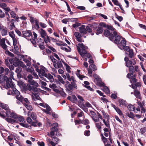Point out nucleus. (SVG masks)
<instances>
[{
	"label": "nucleus",
	"mask_w": 146,
	"mask_h": 146,
	"mask_svg": "<svg viewBox=\"0 0 146 146\" xmlns=\"http://www.w3.org/2000/svg\"><path fill=\"white\" fill-rule=\"evenodd\" d=\"M33 61L35 63V61L33 60ZM32 65L35 68L36 71L38 72L39 75L40 77L42 78V80L46 82H48L43 77L44 76L45 78H47L50 82H52L54 81L53 76L49 73L47 74L46 73V68L44 67L43 66H41L40 69H39L38 68V66L35 64H33Z\"/></svg>",
	"instance_id": "f257e3e1"
},
{
	"label": "nucleus",
	"mask_w": 146,
	"mask_h": 146,
	"mask_svg": "<svg viewBox=\"0 0 146 146\" xmlns=\"http://www.w3.org/2000/svg\"><path fill=\"white\" fill-rule=\"evenodd\" d=\"M58 125V124L56 123H54L53 124V127L51 128L50 135L51 137L52 138V141L51 139L47 137L46 138V141L48 143L50 144L52 146H55L57 144L60 139L56 137H54L55 132L58 131V129L57 128Z\"/></svg>",
	"instance_id": "f03ea898"
},
{
	"label": "nucleus",
	"mask_w": 146,
	"mask_h": 146,
	"mask_svg": "<svg viewBox=\"0 0 146 146\" xmlns=\"http://www.w3.org/2000/svg\"><path fill=\"white\" fill-rule=\"evenodd\" d=\"M77 47L79 53L85 62L87 60V58H85L84 57L88 58H91V55L90 54L88 53L86 50L88 48L87 46H84L82 43H79L78 46H77Z\"/></svg>",
	"instance_id": "7ed1b4c3"
},
{
	"label": "nucleus",
	"mask_w": 146,
	"mask_h": 146,
	"mask_svg": "<svg viewBox=\"0 0 146 146\" xmlns=\"http://www.w3.org/2000/svg\"><path fill=\"white\" fill-rule=\"evenodd\" d=\"M30 84H27V89L31 92H38V89L37 87L38 86V84L34 80H32L28 82Z\"/></svg>",
	"instance_id": "20e7f679"
},
{
	"label": "nucleus",
	"mask_w": 146,
	"mask_h": 146,
	"mask_svg": "<svg viewBox=\"0 0 146 146\" xmlns=\"http://www.w3.org/2000/svg\"><path fill=\"white\" fill-rule=\"evenodd\" d=\"M124 60L125 62L126 66L128 67L131 66V65H134L136 64L135 59H132L131 60H129V58L126 57H125Z\"/></svg>",
	"instance_id": "39448f33"
},
{
	"label": "nucleus",
	"mask_w": 146,
	"mask_h": 146,
	"mask_svg": "<svg viewBox=\"0 0 146 146\" xmlns=\"http://www.w3.org/2000/svg\"><path fill=\"white\" fill-rule=\"evenodd\" d=\"M93 28L94 30H96V33L97 35L102 33L104 31L103 28L100 27H98L97 24H95L93 25Z\"/></svg>",
	"instance_id": "423d86ee"
},
{
	"label": "nucleus",
	"mask_w": 146,
	"mask_h": 146,
	"mask_svg": "<svg viewBox=\"0 0 146 146\" xmlns=\"http://www.w3.org/2000/svg\"><path fill=\"white\" fill-rule=\"evenodd\" d=\"M23 36L29 40V38L33 37L31 32L29 30L23 31L22 32Z\"/></svg>",
	"instance_id": "0eeeda50"
},
{
	"label": "nucleus",
	"mask_w": 146,
	"mask_h": 146,
	"mask_svg": "<svg viewBox=\"0 0 146 146\" xmlns=\"http://www.w3.org/2000/svg\"><path fill=\"white\" fill-rule=\"evenodd\" d=\"M6 116L8 117H11L14 119H16L17 114L15 113L14 111H11L10 110L6 112Z\"/></svg>",
	"instance_id": "6e6552de"
},
{
	"label": "nucleus",
	"mask_w": 146,
	"mask_h": 146,
	"mask_svg": "<svg viewBox=\"0 0 146 146\" xmlns=\"http://www.w3.org/2000/svg\"><path fill=\"white\" fill-rule=\"evenodd\" d=\"M5 82H6V85L8 88H13L14 87V84L11 78L7 77V79H6Z\"/></svg>",
	"instance_id": "1a4fd4ad"
},
{
	"label": "nucleus",
	"mask_w": 146,
	"mask_h": 146,
	"mask_svg": "<svg viewBox=\"0 0 146 146\" xmlns=\"http://www.w3.org/2000/svg\"><path fill=\"white\" fill-rule=\"evenodd\" d=\"M0 46L4 50L7 49V46L5 44V38H0Z\"/></svg>",
	"instance_id": "9d476101"
},
{
	"label": "nucleus",
	"mask_w": 146,
	"mask_h": 146,
	"mask_svg": "<svg viewBox=\"0 0 146 146\" xmlns=\"http://www.w3.org/2000/svg\"><path fill=\"white\" fill-rule=\"evenodd\" d=\"M13 65L16 67L19 66L23 67L24 64L23 62L19 60L18 59L16 58L15 59Z\"/></svg>",
	"instance_id": "9b49d317"
},
{
	"label": "nucleus",
	"mask_w": 146,
	"mask_h": 146,
	"mask_svg": "<svg viewBox=\"0 0 146 146\" xmlns=\"http://www.w3.org/2000/svg\"><path fill=\"white\" fill-rule=\"evenodd\" d=\"M113 34L115 36L114 42L117 44H119L120 40V36L117 35V33L115 31L113 32Z\"/></svg>",
	"instance_id": "f8f14e48"
},
{
	"label": "nucleus",
	"mask_w": 146,
	"mask_h": 146,
	"mask_svg": "<svg viewBox=\"0 0 146 146\" xmlns=\"http://www.w3.org/2000/svg\"><path fill=\"white\" fill-rule=\"evenodd\" d=\"M67 99L74 103H76L77 101V98L74 95H72L68 96L67 98Z\"/></svg>",
	"instance_id": "ddd939ff"
},
{
	"label": "nucleus",
	"mask_w": 146,
	"mask_h": 146,
	"mask_svg": "<svg viewBox=\"0 0 146 146\" xmlns=\"http://www.w3.org/2000/svg\"><path fill=\"white\" fill-rule=\"evenodd\" d=\"M100 86L104 87L103 90L107 94L110 93V91L109 89L107 86H105V84L103 82H101Z\"/></svg>",
	"instance_id": "4468645a"
},
{
	"label": "nucleus",
	"mask_w": 146,
	"mask_h": 146,
	"mask_svg": "<svg viewBox=\"0 0 146 146\" xmlns=\"http://www.w3.org/2000/svg\"><path fill=\"white\" fill-rule=\"evenodd\" d=\"M46 109L42 110L46 113L50 115L51 114L52 111H51V108L47 104L46 107Z\"/></svg>",
	"instance_id": "2eb2a0df"
},
{
	"label": "nucleus",
	"mask_w": 146,
	"mask_h": 146,
	"mask_svg": "<svg viewBox=\"0 0 146 146\" xmlns=\"http://www.w3.org/2000/svg\"><path fill=\"white\" fill-rule=\"evenodd\" d=\"M2 73L0 74V83H4L6 79H7V77L2 74Z\"/></svg>",
	"instance_id": "dca6fc26"
},
{
	"label": "nucleus",
	"mask_w": 146,
	"mask_h": 146,
	"mask_svg": "<svg viewBox=\"0 0 146 146\" xmlns=\"http://www.w3.org/2000/svg\"><path fill=\"white\" fill-rule=\"evenodd\" d=\"M93 27V25H91L89 24L86 27V32H87L88 33H91V34L93 35H94V33L92 32V28Z\"/></svg>",
	"instance_id": "f3484780"
},
{
	"label": "nucleus",
	"mask_w": 146,
	"mask_h": 146,
	"mask_svg": "<svg viewBox=\"0 0 146 146\" xmlns=\"http://www.w3.org/2000/svg\"><path fill=\"white\" fill-rule=\"evenodd\" d=\"M39 23V21L38 19L35 20V25L33 24V28H34L36 30H38L40 28Z\"/></svg>",
	"instance_id": "a211bd4d"
},
{
	"label": "nucleus",
	"mask_w": 146,
	"mask_h": 146,
	"mask_svg": "<svg viewBox=\"0 0 146 146\" xmlns=\"http://www.w3.org/2000/svg\"><path fill=\"white\" fill-rule=\"evenodd\" d=\"M0 107L6 111V112L10 109L7 105L3 103L0 104Z\"/></svg>",
	"instance_id": "6ab92c4d"
},
{
	"label": "nucleus",
	"mask_w": 146,
	"mask_h": 146,
	"mask_svg": "<svg viewBox=\"0 0 146 146\" xmlns=\"http://www.w3.org/2000/svg\"><path fill=\"white\" fill-rule=\"evenodd\" d=\"M119 103L120 106H122L126 107L127 105V103L126 101L123 99H119Z\"/></svg>",
	"instance_id": "aec40b11"
},
{
	"label": "nucleus",
	"mask_w": 146,
	"mask_h": 146,
	"mask_svg": "<svg viewBox=\"0 0 146 146\" xmlns=\"http://www.w3.org/2000/svg\"><path fill=\"white\" fill-rule=\"evenodd\" d=\"M79 31L81 33L86 34L87 33L86 29L84 25H82L79 28Z\"/></svg>",
	"instance_id": "412c9836"
},
{
	"label": "nucleus",
	"mask_w": 146,
	"mask_h": 146,
	"mask_svg": "<svg viewBox=\"0 0 146 146\" xmlns=\"http://www.w3.org/2000/svg\"><path fill=\"white\" fill-rule=\"evenodd\" d=\"M5 120L8 123L12 124L14 123H17L16 119H13L11 118H7L5 119Z\"/></svg>",
	"instance_id": "4be33fe9"
},
{
	"label": "nucleus",
	"mask_w": 146,
	"mask_h": 146,
	"mask_svg": "<svg viewBox=\"0 0 146 146\" xmlns=\"http://www.w3.org/2000/svg\"><path fill=\"white\" fill-rule=\"evenodd\" d=\"M1 33L2 36H5L7 35L8 29L6 27H5L1 31Z\"/></svg>",
	"instance_id": "5701e85b"
},
{
	"label": "nucleus",
	"mask_w": 146,
	"mask_h": 146,
	"mask_svg": "<svg viewBox=\"0 0 146 146\" xmlns=\"http://www.w3.org/2000/svg\"><path fill=\"white\" fill-rule=\"evenodd\" d=\"M134 94L135 96L137 98L139 99H141V96L140 92L139 91L136 90H134Z\"/></svg>",
	"instance_id": "b1692460"
},
{
	"label": "nucleus",
	"mask_w": 146,
	"mask_h": 146,
	"mask_svg": "<svg viewBox=\"0 0 146 146\" xmlns=\"http://www.w3.org/2000/svg\"><path fill=\"white\" fill-rule=\"evenodd\" d=\"M71 79H72V81L71 82V84H70L72 85V86L74 87V88L77 89V86L76 84L75 83L76 81L75 80L74 77L73 76H72V78Z\"/></svg>",
	"instance_id": "393cba45"
},
{
	"label": "nucleus",
	"mask_w": 146,
	"mask_h": 146,
	"mask_svg": "<svg viewBox=\"0 0 146 146\" xmlns=\"http://www.w3.org/2000/svg\"><path fill=\"white\" fill-rule=\"evenodd\" d=\"M129 53L125 52V54L127 55L128 54L129 57L131 58H132L134 56V53L132 49H131L128 52Z\"/></svg>",
	"instance_id": "a878e982"
},
{
	"label": "nucleus",
	"mask_w": 146,
	"mask_h": 146,
	"mask_svg": "<svg viewBox=\"0 0 146 146\" xmlns=\"http://www.w3.org/2000/svg\"><path fill=\"white\" fill-rule=\"evenodd\" d=\"M41 31L40 32V35L42 38H44L47 35L45 31L42 29H40Z\"/></svg>",
	"instance_id": "bb28decb"
},
{
	"label": "nucleus",
	"mask_w": 146,
	"mask_h": 146,
	"mask_svg": "<svg viewBox=\"0 0 146 146\" xmlns=\"http://www.w3.org/2000/svg\"><path fill=\"white\" fill-rule=\"evenodd\" d=\"M46 37L44 38H44V41L45 42V43L46 44L48 42H50V37H49L48 36L46 35L45 36Z\"/></svg>",
	"instance_id": "cd10ccee"
},
{
	"label": "nucleus",
	"mask_w": 146,
	"mask_h": 146,
	"mask_svg": "<svg viewBox=\"0 0 146 146\" xmlns=\"http://www.w3.org/2000/svg\"><path fill=\"white\" fill-rule=\"evenodd\" d=\"M100 136L101 137V139L102 141L104 143V144H105V143H107L108 141L107 139L104 136L103 134L102 133L100 134Z\"/></svg>",
	"instance_id": "c85d7f7f"
},
{
	"label": "nucleus",
	"mask_w": 146,
	"mask_h": 146,
	"mask_svg": "<svg viewBox=\"0 0 146 146\" xmlns=\"http://www.w3.org/2000/svg\"><path fill=\"white\" fill-rule=\"evenodd\" d=\"M16 119L17 120H17H18L20 122H23L25 120V119L23 117L20 115L18 116L17 115L16 119Z\"/></svg>",
	"instance_id": "c756f323"
},
{
	"label": "nucleus",
	"mask_w": 146,
	"mask_h": 146,
	"mask_svg": "<svg viewBox=\"0 0 146 146\" xmlns=\"http://www.w3.org/2000/svg\"><path fill=\"white\" fill-rule=\"evenodd\" d=\"M127 108L130 111H133L134 110V109L135 108V106L131 104H130L127 106Z\"/></svg>",
	"instance_id": "7c9ffc66"
},
{
	"label": "nucleus",
	"mask_w": 146,
	"mask_h": 146,
	"mask_svg": "<svg viewBox=\"0 0 146 146\" xmlns=\"http://www.w3.org/2000/svg\"><path fill=\"white\" fill-rule=\"evenodd\" d=\"M62 62L64 64V62L63 61H61L60 60H59L57 62V66L58 68H61L63 67V66Z\"/></svg>",
	"instance_id": "2f4dec72"
},
{
	"label": "nucleus",
	"mask_w": 146,
	"mask_h": 146,
	"mask_svg": "<svg viewBox=\"0 0 146 146\" xmlns=\"http://www.w3.org/2000/svg\"><path fill=\"white\" fill-rule=\"evenodd\" d=\"M32 96L33 98H35L36 99L39 100L40 99V98L39 96L35 93L32 92Z\"/></svg>",
	"instance_id": "473e14b6"
},
{
	"label": "nucleus",
	"mask_w": 146,
	"mask_h": 146,
	"mask_svg": "<svg viewBox=\"0 0 146 146\" xmlns=\"http://www.w3.org/2000/svg\"><path fill=\"white\" fill-rule=\"evenodd\" d=\"M66 91H70V90H73L74 88L70 84H69L68 86H66Z\"/></svg>",
	"instance_id": "72a5a7b5"
},
{
	"label": "nucleus",
	"mask_w": 146,
	"mask_h": 146,
	"mask_svg": "<svg viewBox=\"0 0 146 146\" xmlns=\"http://www.w3.org/2000/svg\"><path fill=\"white\" fill-rule=\"evenodd\" d=\"M30 72L32 73L35 78H38V76L37 74L35 72L33 68H32L31 69H30Z\"/></svg>",
	"instance_id": "f704fd0d"
},
{
	"label": "nucleus",
	"mask_w": 146,
	"mask_h": 146,
	"mask_svg": "<svg viewBox=\"0 0 146 146\" xmlns=\"http://www.w3.org/2000/svg\"><path fill=\"white\" fill-rule=\"evenodd\" d=\"M89 68L93 70V71H95L97 70V68L96 66L94 64H91L89 66Z\"/></svg>",
	"instance_id": "c9c22d12"
},
{
	"label": "nucleus",
	"mask_w": 146,
	"mask_h": 146,
	"mask_svg": "<svg viewBox=\"0 0 146 146\" xmlns=\"http://www.w3.org/2000/svg\"><path fill=\"white\" fill-rule=\"evenodd\" d=\"M24 105L28 110L31 111L32 110L33 107L31 105L26 104H24Z\"/></svg>",
	"instance_id": "e433bc0d"
},
{
	"label": "nucleus",
	"mask_w": 146,
	"mask_h": 146,
	"mask_svg": "<svg viewBox=\"0 0 146 146\" xmlns=\"http://www.w3.org/2000/svg\"><path fill=\"white\" fill-rule=\"evenodd\" d=\"M31 38H30L29 40H30L32 44H33L35 47H36L37 46L36 45V42L35 40V39L33 38V37H31Z\"/></svg>",
	"instance_id": "4c0bfd02"
},
{
	"label": "nucleus",
	"mask_w": 146,
	"mask_h": 146,
	"mask_svg": "<svg viewBox=\"0 0 146 146\" xmlns=\"http://www.w3.org/2000/svg\"><path fill=\"white\" fill-rule=\"evenodd\" d=\"M130 81L131 83H135L137 81V79L135 78V75L132 76Z\"/></svg>",
	"instance_id": "58836bf2"
},
{
	"label": "nucleus",
	"mask_w": 146,
	"mask_h": 146,
	"mask_svg": "<svg viewBox=\"0 0 146 146\" xmlns=\"http://www.w3.org/2000/svg\"><path fill=\"white\" fill-rule=\"evenodd\" d=\"M22 70V68L20 67H18L15 70V72L17 74V76L19 75H21L20 73L21 72Z\"/></svg>",
	"instance_id": "ea45409f"
},
{
	"label": "nucleus",
	"mask_w": 146,
	"mask_h": 146,
	"mask_svg": "<svg viewBox=\"0 0 146 146\" xmlns=\"http://www.w3.org/2000/svg\"><path fill=\"white\" fill-rule=\"evenodd\" d=\"M9 36L11 37L12 39L16 37L15 34L14 32L13 31H11L9 32Z\"/></svg>",
	"instance_id": "a19ab883"
},
{
	"label": "nucleus",
	"mask_w": 146,
	"mask_h": 146,
	"mask_svg": "<svg viewBox=\"0 0 146 146\" xmlns=\"http://www.w3.org/2000/svg\"><path fill=\"white\" fill-rule=\"evenodd\" d=\"M111 33L110 31L108 30H104V35L108 37L110 35V34Z\"/></svg>",
	"instance_id": "79ce46f5"
},
{
	"label": "nucleus",
	"mask_w": 146,
	"mask_h": 146,
	"mask_svg": "<svg viewBox=\"0 0 146 146\" xmlns=\"http://www.w3.org/2000/svg\"><path fill=\"white\" fill-rule=\"evenodd\" d=\"M128 67L129 68V72L133 74L134 72V68L133 66H129Z\"/></svg>",
	"instance_id": "37998d69"
},
{
	"label": "nucleus",
	"mask_w": 146,
	"mask_h": 146,
	"mask_svg": "<svg viewBox=\"0 0 146 146\" xmlns=\"http://www.w3.org/2000/svg\"><path fill=\"white\" fill-rule=\"evenodd\" d=\"M57 78H58V80L60 82L63 84H64L65 82L63 80V78L60 76L58 75Z\"/></svg>",
	"instance_id": "c03bdc74"
},
{
	"label": "nucleus",
	"mask_w": 146,
	"mask_h": 146,
	"mask_svg": "<svg viewBox=\"0 0 146 146\" xmlns=\"http://www.w3.org/2000/svg\"><path fill=\"white\" fill-rule=\"evenodd\" d=\"M13 92L16 94V96H18L19 95H20V92L15 88L14 87L12 88Z\"/></svg>",
	"instance_id": "a18cd8bd"
},
{
	"label": "nucleus",
	"mask_w": 146,
	"mask_h": 146,
	"mask_svg": "<svg viewBox=\"0 0 146 146\" xmlns=\"http://www.w3.org/2000/svg\"><path fill=\"white\" fill-rule=\"evenodd\" d=\"M16 98L17 99L19 100L21 102H23V98L20 95H19L18 96H16Z\"/></svg>",
	"instance_id": "49530a36"
},
{
	"label": "nucleus",
	"mask_w": 146,
	"mask_h": 146,
	"mask_svg": "<svg viewBox=\"0 0 146 146\" xmlns=\"http://www.w3.org/2000/svg\"><path fill=\"white\" fill-rule=\"evenodd\" d=\"M106 28H107L109 30L112 31H113V32L115 31V29L113 27V26L108 25H107Z\"/></svg>",
	"instance_id": "de8ad7c7"
},
{
	"label": "nucleus",
	"mask_w": 146,
	"mask_h": 146,
	"mask_svg": "<svg viewBox=\"0 0 146 146\" xmlns=\"http://www.w3.org/2000/svg\"><path fill=\"white\" fill-rule=\"evenodd\" d=\"M78 18H68L69 21L75 23H76L77 21H78Z\"/></svg>",
	"instance_id": "09e8293b"
},
{
	"label": "nucleus",
	"mask_w": 146,
	"mask_h": 146,
	"mask_svg": "<svg viewBox=\"0 0 146 146\" xmlns=\"http://www.w3.org/2000/svg\"><path fill=\"white\" fill-rule=\"evenodd\" d=\"M140 132L142 134H143L145 132H146V127H144L141 128L140 129Z\"/></svg>",
	"instance_id": "8fccbe9b"
},
{
	"label": "nucleus",
	"mask_w": 146,
	"mask_h": 146,
	"mask_svg": "<svg viewBox=\"0 0 146 146\" xmlns=\"http://www.w3.org/2000/svg\"><path fill=\"white\" fill-rule=\"evenodd\" d=\"M109 39L113 41L114 37H115V36L112 33H110V35L109 36Z\"/></svg>",
	"instance_id": "3c124183"
},
{
	"label": "nucleus",
	"mask_w": 146,
	"mask_h": 146,
	"mask_svg": "<svg viewBox=\"0 0 146 146\" xmlns=\"http://www.w3.org/2000/svg\"><path fill=\"white\" fill-rule=\"evenodd\" d=\"M76 74L77 76L79 78V79L81 80H82L83 78H84V76L81 75L79 73H76Z\"/></svg>",
	"instance_id": "603ef678"
},
{
	"label": "nucleus",
	"mask_w": 146,
	"mask_h": 146,
	"mask_svg": "<svg viewBox=\"0 0 146 146\" xmlns=\"http://www.w3.org/2000/svg\"><path fill=\"white\" fill-rule=\"evenodd\" d=\"M31 117L33 119L35 120L36 118V114L32 113L31 114Z\"/></svg>",
	"instance_id": "864d4df0"
},
{
	"label": "nucleus",
	"mask_w": 146,
	"mask_h": 146,
	"mask_svg": "<svg viewBox=\"0 0 146 146\" xmlns=\"http://www.w3.org/2000/svg\"><path fill=\"white\" fill-rule=\"evenodd\" d=\"M112 1L115 5L119 6L121 4L119 3L117 0H112Z\"/></svg>",
	"instance_id": "5fc2aeb1"
},
{
	"label": "nucleus",
	"mask_w": 146,
	"mask_h": 146,
	"mask_svg": "<svg viewBox=\"0 0 146 146\" xmlns=\"http://www.w3.org/2000/svg\"><path fill=\"white\" fill-rule=\"evenodd\" d=\"M80 25L81 24L80 23L76 22L75 24H73L72 25V27L74 28H75L80 26Z\"/></svg>",
	"instance_id": "6e6d98bb"
},
{
	"label": "nucleus",
	"mask_w": 146,
	"mask_h": 146,
	"mask_svg": "<svg viewBox=\"0 0 146 146\" xmlns=\"http://www.w3.org/2000/svg\"><path fill=\"white\" fill-rule=\"evenodd\" d=\"M39 24L41 27L43 28H45L47 27V25L46 24L42 22H40Z\"/></svg>",
	"instance_id": "4d7b16f0"
},
{
	"label": "nucleus",
	"mask_w": 146,
	"mask_h": 146,
	"mask_svg": "<svg viewBox=\"0 0 146 146\" xmlns=\"http://www.w3.org/2000/svg\"><path fill=\"white\" fill-rule=\"evenodd\" d=\"M102 113L103 115V117L104 118H108L109 117V115L107 114L106 115L104 111V110H102Z\"/></svg>",
	"instance_id": "13d9d810"
},
{
	"label": "nucleus",
	"mask_w": 146,
	"mask_h": 146,
	"mask_svg": "<svg viewBox=\"0 0 146 146\" xmlns=\"http://www.w3.org/2000/svg\"><path fill=\"white\" fill-rule=\"evenodd\" d=\"M121 44L123 47L126 45V41L125 40H123L121 41L120 42Z\"/></svg>",
	"instance_id": "bf43d9fd"
},
{
	"label": "nucleus",
	"mask_w": 146,
	"mask_h": 146,
	"mask_svg": "<svg viewBox=\"0 0 146 146\" xmlns=\"http://www.w3.org/2000/svg\"><path fill=\"white\" fill-rule=\"evenodd\" d=\"M92 119L93 120V121L96 122H98L99 121V119L98 117H94L93 116H92Z\"/></svg>",
	"instance_id": "052dcab7"
},
{
	"label": "nucleus",
	"mask_w": 146,
	"mask_h": 146,
	"mask_svg": "<svg viewBox=\"0 0 146 146\" xmlns=\"http://www.w3.org/2000/svg\"><path fill=\"white\" fill-rule=\"evenodd\" d=\"M116 109L115 110L117 113L120 115H122V113L121 110L118 108Z\"/></svg>",
	"instance_id": "680f3d73"
},
{
	"label": "nucleus",
	"mask_w": 146,
	"mask_h": 146,
	"mask_svg": "<svg viewBox=\"0 0 146 146\" xmlns=\"http://www.w3.org/2000/svg\"><path fill=\"white\" fill-rule=\"evenodd\" d=\"M127 116L130 118H133L134 117V115L133 113L131 112H130L129 113H128L127 114Z\"/></svg>",
	"instance_id": "e2e57ef3"
},
{
	"label": "nucleus",
	"mask_w": 146,
	"mask_h": 146,
	"mask_svg": "<svg viewBox=\"0 0 146 146\" xmlns=\"http://www.w3.org/2000/svg\"><path fill=\"white\" fill-rule=\"evenodd\" d=\"M10 15L12 17L15 18L16 17V13L13 11H12L10 13Z\"/></svg>",
	"instance_id": "0e129e2a"
},
{
	"label": "nucleus",
	"mask_w": 146,
	"mask_h": 146,
	"mask_svg": "<svg viewBox=\"0 0 146 146\" xmlns=\"http://www.w3.org/2000/svg\"><path fill=\"white\" fill-rule=\"evenodd\" d=\"M123 49L125 51H126L127 52L131 49L129 46H125L123 47Z\"/></svg>",
	"instance_id": "69168bd1"
},
{
	"label": "nucleus",
	"mask_w": 146,
	"mask_h": 146,
	"mask_svg": "<svg viewBox=\"0 0 146 146\" xmlns=\"http://www.w3.org/2000/svg\"><path fill=\"white\" fill-rule=\"evenodd\" d=\"M30 20L31 23V24H33L34 23V21H35V18L34 17L31 16L30 17Z\"/></svg>",
	"instance_id": "338daca9"
},
{
	"label": "nucleus",
	"mask_w": 146,
	"mask_h": 146,
	"mask_svg": "<svg viewBox=\"0 0 146 146\" xmlns=\"http://www.w3.org/2000/svg\"><path fill=\"white\" fill-rule=\"evenodd\" d=\"M37 144L39 146H44L45 144L43 141L40 142L38 141L37 142Z\"/></svg>",
	"instance_id": "774afa93"
}]
</instances>
